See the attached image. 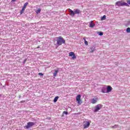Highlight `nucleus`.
Masks as SVG:
<instances>
[{"label": "nucleus", "mask_w": 130, "mask_h": 130, "mask_svg": "<svg viewBox=\"0 0 130 130\" xmlns=\"http://www.w3.org/2000/svg\"><path fill=\"white\" fill-rule=\"evenodd\" d=\"M57 44L59 46L60 45H62V44H64L66 43V40L63 39V38L61 36H59L56 38Z\"/></svg>", "instance_id": "nucleus-1"}, {"label": "nucleus", "mask_w": 130, "mask_h": 130, "mask_svg": "<svg viewBox=\"0 0 130 130\" xmlns=\"http://www.w3.org/2000/svg\"><path fill=\"white\" fill-rule=\"evenodd\" d=\"M69 12L71 17H74L76 14L79 15V14H81V11L78 9H75L74 12L71 9H69Z\"/></svg>", "instance_id": "nucleus-2"}, {"label": "nucleus", "mask_w": 130, "mask_h": 130, "mask_svg": "<svg viewBox=\"0 0 130 130\" xmlns=\"http://www.w3.org/2000/svg\"><path fill=\"white\" fill-rule=\"evenodd\" d=\"M116 6H117V7H123L125 6V7H129V5L127 4V3L121 1H118L115 3Z\"/></svg>", "instance_id": "nucleus-3"}, {"label": "nucleus", "mask_w": 130, "mask_h": 130, "mask_svg": "<svg viewBox=\"0 0 130 130\" xmlns=\"http://www.w3.org/2000/svg\"><path fill=\"white\" fill-rule=\"evenodd\" d=\"M111 91H112V87H111V86L108 85L107 86V91H105L104 90H102V93H109L111 92Z\"/></svg>", "instance_id": "nucleus-4"}, {"label": "nucleus", "mask_w": 130, "mask_h": 130, "mask_svg": "<svg viewBox=\"0 0 130 130\" xmlns=\"http://www.w3.org/2000/svg\"><path fill=\"white\" fill-rule=\"evenodd\" d=\"M33 125H35V123L33 122H28L27 123V124L25 127H26V128H30V127H31V126H33Z\"/></svg>", "instance_id": "nucleus-5"}, {"label": "nucleus", "mask_w": 130, "mask_h": 130, "mask_svg": "<svg viewBox=\"0 0 130 130\" xmlns=\"http://www.w3.org/2000/svg\"><path fill=\"white\" fill-rule=\"evenodd\" d=\"M103 107V106L101 104H98L95 107L94 111V112H97L99 111V110H100L101 108Z\"/></svg>", "instance_id": "nucleus-6"}, {"label": "nucleus", "mask_w": 130, "mask_h": 130, "mask_svg": "<svg viewBox=\"0 0 130 130\" xmlns=\"http://www.w3.org/2000/svg\"><path fill=\"white\" fill-rule=\"evenodd\" d=\"M76 101L78 104L81 105L82 103V100L81 99V94H79L76 96Z\"/></svg>", "instance_id": "nucleus-7"}, {"label": "nucleus", "mask_w": 130, "mask_h": 130, "mask_svg": "<svg viewBox=\"0 0 130 130\" xmlns=\"http://www.w3.org/2000/svg\"><path fill=\"white\" fill-rule=\"evenodd\" d=\"M84 124H83L84 128H87L90 126V122L88 121H84Z\"/></svg>", "instance_id": "nucleus-8"}, {"label": "nucleus", "mask_w": 130, "mask_h": 130, "mask_svg": "<svg viewBox=\"0 0 130 130\" xmlns=\"http://www.w3.org/2000/svg\"><path fill=\"white\" fill-rule=\"evenodd\" d=\"M69 56H72V59H76L77 58V56L73 52H70L69 53Z\"/></svg>", "instance_id": "nucleus-9"}, {"label": "nucleus", "mask_w": 130, "mask_h": 130, "mask_svg": "<svg viewBox=\"0 0 130 130\" xmlns=\"http://www.w3.org/2000/svg\"><path fill=\"white\" fill-rule=\"evenodd\" d=\"M97 101H98V98L92 99L91 100V103L92 104H95L97 103Z\"/></svg>", "instance_id": "nucleus-10"}, {"label": "nucleus", "mask_w": 130, "mask_h": 130, "mask_svg": "<svg viewBox=\"0 0 130 130\" xmlns=\"http://www.w3.org/2000/svg\"><path fill=\"white\" fill-rule=\"evenodd\" d=\"M94 26H95V23H93V21H91L89 23V27H90V28H93Z\"/></svg>", "instance_id": "nucleus-11"}, {"label": "nucleus", "mask_w": 130, "mask_h": 130, "mask_svg": "<svg viewBox=\"0 0 130 130\" xmlns=\"http://www.w3.org/2000/svg\"><path fill=\"white\" fill-rule=\"evenodd\" d=\"M58 98H59V96H55L53 102H54L55 103V102H57V100H58Z\"/></svg>", "instance_id": "nucleus-12"}, {"label": "nucleus", "mask_w": 130, "mask_h": 130, "mask_svg": "<svg viewBox=\"0 0 130 130\" xmlns=\"http://www.w3.org/2000/svg\"><path fill=\"white\" fill-rule=\"evenodd\" d=\"M57 73H58V70H55L54 73H53V76L54 77H56V75H57Z\"/></svg>", "instance_id": "nucleus-13"}, {"label": "nucleus", "mask_w": 130, "mask_h": 130, "mask_svg": "<svg viewBox=\"0 0 130 130\" xmlns=\"http://www.w3.org/2000/svg\"><path fill=\"white\" fill-rule=\"evenodd\" d=\"M118 127V124H115L114 126H111V128H117Z\"/></svg>", "instance_id": "nucleus-14"}, {"label": "nucleus", "mask_w": 130, "mask_h": 130, "mask_svg": "<svg viewBox=\"0 0 130 130\" xmlns=\"http://www.w3.org/2000/svg\"><path fill=\"white\" fill-rule=\"evenodd\" d=\"M28 4H29V3H28V2L25 3L24 4V5H23V9H26V8L27 6H28Z\"/></svg>", "instance_id": "nucleus-15"}, {"label": "nucleus", "mask_w": 130, "mask_h": 130, "mask_svg": "<svg viewBox=\"0 0 130 130\" xmlns=\"http://www.w3.org/2000/svg\"><path fill=\"white\" fill-rule=\"evenodd\" d=\"M25 8H23L22 9V10L20 11V15H22V14H23V13H24V12H25Z\"/></svg>", "instance_id": "nucleus-16"}, {"label": "nucleus", "mask_w": 130, "mask_h": 130, "mask_svg": "<svg viewBox=\"0 0 130 130\" xmlns=\"http://www.w3.org/2000/svg\"><path fill=\"white\" fill-rule=\"evenodd\" d=\"M41 12V9L40 8H39L37 11L36 13L37 14H39Z\"/></svg>", "instance_id": "nucleus-17"}, {"label": "nucleus", "mask_w": 130, "mask_h": 130, "mask_svg": "<svg viewBox=\"0 0 130 130\" xmlns=\"http://www.w3.org/2000/svg\"><path fill=\"white\" fill-rule=\"evenodd\" d=\"M98 34L100 35V36H102V35H103V32L101 31H98Z\"/></svg>", "instance_id": "nucleus-18"}, {"label": "nucleus", "mask_w": 130, "mask_h": 130, "mask_svg": "<svg viewBox=\"0 0 130 130\" xmlns=\"http://www.w3.org/2000/svg\"><path fill=\"white\" fill-rule=\"evenodd\" d=\"M106 19V15H104L102 18H101V20L103 21V20H105Z\"/></svg>", "instance_id": "nucleus-19"}, {"label": "nucleus", "mask_w": 130, "mask_h": 130, "mask_svg": "<svg viewBox=\"0 0 130 130\" xmlns=\"http://www.w3.org/2000/svg\"><path fill=\"white\" fill-rule=\"evenodd\" d=\"M83 39L84 40V43L85 45H88V41H86V39L85 38H84Z\"/></svg>", "instance_id": "nucleus-20"}, {"label": "nucleus", "mask_w": 130, "mask_h": 130, "mask_svg": "<svg viewBox=\"0 0 130 130\" xmlns=\"http://www.w3.org/2000/svg\"><path fill=\"white\" fill-rule=\"evenodd\" d=\"M69 114V113L67 111H63L62 113V115H63V114H66V115H68V114Z\"/></svg>", "instance_id": "nucleus-21"}, {"label": "nucleus", "mask_w": 130, "mask_h": 130, "mask_svg": "<svg viewBox=\"0 0 130 130\" xmlns=\"http://www.w3.org/2000/svg\"><path fill=\"white\" fill-rule=\"evenodd\" d=\"M126 32H127V33H130V28L129 27L127 28Z\"/></svg>", "instance_id": "nucleus-22"}, {"label": "nucleus", "mask_w": 130, "mask_h": 130, "mask_svg": "<svg viewBox=\"0 0 130 130\" xmlns=\"http://www.w3.org/2000/svg\"><path fill=\"white\" fill-rule=\"evenodd\" d=\"M38 75H39V76H43V73H39L38 74Z\"/></svg>", "instance_id": "nucleus-23"}, {"label": "nucleus", "mask_w": 130, "mask_h": 130, "mask_svg": "<svg viewBox=\"0 0 130 130\" xmlns=\"http://www.w3.org/2000/svg\"><path fill=\"white\" fill-rule=\"evenodd\" d=\"M127 3L128 5H130V0H127Z\"/></svg>", "instance_id": "nucleus-24"}, {"label": "nucleus", "mask_w": 130, "mask_h": 130, "mask_svg": "<svg viewBox=\"0 0 130 130\" xmlns=\"http://www.w3.org/2000/svg\"><path fill=\"white\" fill-rule=\"evenodd\" d=\"M25 102H26L25 101H22L20 102V103H25Z\"/></svg>", "instance_id": "nucleus-25"}, {"label": "nucleus", "mask_w": 130, "mask_h": 130, "mask_svg": "<svg viewBox=\"0 0 130 130\" xmlns=\"http://www.w3.org/2000/svg\"><path fill=\"white\" fill-rule=\"evenodd\" d=\"M94 52V50H92L90 52Z\"/></svg>", "instance_id": "nucleus-26"}, {"label": "nucleus", "mask_w": 130, "mask_h": 130, "mask_svg": "<svg viewBox=\"0 0 130 130\" xmlns=\"http://www.w3.org/2000/svg\"><path fill=\"white\" fill-rule=\"evenodd\" d=\"M16 0H12V2H16Z\"/></svg>", "instance_id": "nucleus-27"}, {"label": "nucleus", "mask_w": 130, "mask_h": 130, "mask_svg": "<svg viewBox=\"0 0 130 130\" xmlns=\"http://www.w3.org/2000/svg\"><path fill=\"white\" fill-rule=\"evenodd\" d=\"M39 47H40L39 46V47H37V48H39Z\"/></svg>", "instance_id": "nucleus-28"}, {"label": "nucleus", "mask_w": 130, "mask_h": 130, "mask_svg": "<svg viewBox=\"0 0 130 130\" xmlns=\"http://www.w3.org/2000/svg\"><path fill=\"white\" fill-rule=\"evenodd\" d=\"M26 61V60H25V61Z\"/></svg>", "instance_id": "nucleus-29"}, {"label": "nucleus", "mask_w": 130, "mask_h": 130, "mask_svg": "<svg viewBox=\"0 0 130 130\" xmlns=\"http://www.w3.org/2000/svg\"><path fill=\"white\" fill-rule=\"evenodd\" d=\"M68 1H70V0H68Z\"/></svg>", "instance_id": "nucleus-30"}]
</instances>
